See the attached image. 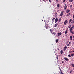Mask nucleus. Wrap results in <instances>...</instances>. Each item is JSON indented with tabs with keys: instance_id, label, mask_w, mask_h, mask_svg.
<instances>
[{
	"instance_id": "1",
	"label": "nucleus",
	"mask_w": 74,
	"mask_h": 74,
	"mask_svg": "<svg viewBox=\"0 0 74 74\" xmlns=\"http://www.w3.org/2000/svg\"><path fill=\"white\" fill-rule=\"evenodd\" d=\"M68 31V29H66L65 32V36H67V32Z\"/></svg>"
},
{
	"instance_id": "2",
	"label": "nucleus",
	"mask_w": 74,
	"mask_h": 74,
	"mask_svg": "<svg viewBox=\"0 0 74 74\" xmlns=\"http://www.w3.org/2000/svg\"><path fill=\"white\" fill-rule=\"evenodd\" d=\"M68 22V21L67 20H66L65 21L64 23V25H66V24Z\"/></svg>"
},
{
	"instance_id": "3",
	"label": "nucleus",
	"mask_w": 74,
	"mask_h": 74,
	"mask_svg": "<svg viewBox=\"0 0 74 74\" xmlns=\"http://www.w3.org/2000/svg\"><path fill=\"white\" fill-rule=\"evenodd\" d=\"M67 48H68L67 47H66V46L64 47V48L63 51H65L66 50V49H67Z\"/></svg>"
},
{
	"instance_id": "4",
	"label": "nucleus",
	"mask_w": 74,
	"mask_h": 74,
	"mask_svg": "<svg viewBox=\"0 0 74 74\" xmlns=\"http://www.w3.org/2000/svg\"><path fill=\"white\" fill-rule=\"evenodd\" d=\"M63 11H62L61 12V13L60 15V16H62V15H63Z\"/></svg>"
},
{
	"instance_id": "5",
	"label": "nucleus",
	"mask_w": 74,
	"mask_h": 74,
	"mask_svg": "<svg viewBox=\"0 0 74 74\" xmlns=\"http://www.w3.org/2000/svg\"><path fill=\"white\" fill-rule=\"evenodd\" d=\"M65 6L64 7V10H66V9L67 7V6L66 5V4H65Z\"/></svg>"
},
{
	"instance_id": "6",
	"label": "nucleus",
	"mask_w": 74,
	"mask_h": 74,
	"mask_svg": "<svg viewBox=\"0 0 74 74\" xmlns=\"http://www.w3.org/2000/svg\"><path fill=\"white\" fill-rule=\"evenodd\" d=\"M58 21V18H56L55 19V23H56Z\"/></svg>"
},
{
	"instance_id": "7",
	"label": "nucleus",
	"mask_w": 74,
	"mask_h": 74,
	"mask_svg": "<svg viewBox=\"0 0 74 74\" xmlns=\"http://www.w3.org/2000/svg\"><path fill=\"white\" fill-rule=\"evenodd\" d=\"M70 11V10H69V9H67L66 11V13H68V12H69Z\"/></svg>"
},
{
	"instance_id": "8",
	"label": "nucleus",
	"mask_w": 74,
	"mask_h": 74,
	"mask_svg": "<svg viewBox=\"0 0 74 74\" xmlns=\"http://www.w3.org/2000/svg\"><path fill=\"white\" fill-rule=\"evenodd\" d=\"M55 18H53L52 19V24H53V22L54 21V20H55Z\"/></svg>"
},
{
	"instance_id": "9",
	"label": "nucleus",
	"mask_w": 74,
	"mask_h": 74,
	"mask_svg": "<svg viewBox=\"0 0 74 74\" xmlns=\"http://www.w3.org/2000/svg\"><path fill=\"white\" fill-rule=\"evenodd\" d=\"M64 60H65L66 61H68V60H69V59L66 58L65 57L64 58Z\"/></svg>"
},
{
	"instance_id": "10",
	"label": "nucleus",
	"mask_w": 74,
	"mask_h": 74,
	"mask_svg": "<svg viewBox=\"0 0 74 74\" xmlns=\"http://www.w3.org/2000/svg\"><path fill=\"white\" fill-rule=\"evenodd\" d=\"M70 15H71V13H69V14H68L66 15V16H70Z\"/></svg>"
},
{
	"instance_id": "11",
	"label": "nucleus",
	"mask_w": 74,
	"mask_h": 74,
	"mask_svg": "<svg viewBox=\"0 0 74 74\" xmlns=\"http://www.w3.org/2000/svg\"><path fill=\"white\" fill-rule=\"evenodd\" d=\"M72 29L73 30L74 29V28H73V27H72L70 28L69 30H72Z\"/></svg>"
},
{
	"instance_id": "12",
	"label": "nucleus",
	"mask_w": 74,
	"mask_h": 74,
	"mask_svg": "<svg viewBox=\"0 0 74 74\" xmlns=\"http://www.w3.org/2000/svg\"><path fill=\"white\" fill-rule=\"evenodd\" d=\"M61 34H62V33L60 32V33H58V36H60V35H61Z\"/></svg>"
},
{
	"instance_id": "13",
	"label": "nucleus",
	"mask_w": 74,
	"mask_h": 74,
	"mask_svg": "<svg viewBox=\"0 0 74 74\" xmlns=\"http://www.w3.org/2000/svg\"><path fill=\"white\" fill-rule=\"evenodd\" d=\"M57 26H58V23H57L55 24V25H54L55 27H56Z\"/></svg>"
},
{
	"instance_id": "14",
	"label": "nucleus",
	"mask_w": 74,
	"mask_h": 74,
	"mask_svg": "<svg viewBox=\"0 0 74 74\" xmlns=\"http://www.w3.org/2000/svg\"><path fill=\"white\" fill-rule=\"evenodd\" d=\"M45 27L46 28V29H48V25H46V24H45Z\"/></svg>"
},
{
	"instance_id": "15",
	"label": "nucleus",
	"mask_w": 74,
	"mask_h": 74,
	"mask_svg": "<svg viewBox=\"0 0 74 74\" xmlns=\"http://www.w3.org/2000/svg\"><path fill=\"white\" fill-rule=\"evenodd\" d=\"M72 39H73V38H72V36H70V40L71 41V40H72Z\"/></svg>"
},
{
	"instance_id": "16",
	"label": "nucleus",
	"mask_w": 74,
	"mask_h": 74,
	"mask_svg": "<svg viewBox=\"0 0 74 74\" xmlns=\"http://www.w3.org/2000/svg\"><path fill=\"white\" fill-rule=\"evenodd\" d=\"M72 21V19H70L69 21V23H70V22Z\"/></svg>"
},
{
	"instance_id": "17",
	"label": "nucleus",
	"mask_w": 74,
	"mask_h": 74,
	"mask_svg": "<svg viewBox=\"0 0 74 74\" xmlns=\"http://www.w3.org/2000/svg\"><path fill=\"white\" fill-rule=\"evenodd\" d=\"M63 50H62L60 51V53L61 54H63Z\"/></svg>"
},
{
	"instance_id": "18",
	"label": "nucleus",
	"mask_w": 74,
	"mask_h": 74,
	"mask_svg": "<svg viewBox=\"0 0 74 74\" xmlns=\"http://www.w3.org/2000/svg\"><path fill=\"white\" fill-rule=\"evenodd\" d=\"M61 18H60L59 19V20H58V22H60V21H61Z\"/></svg>"
},
{
	"instance_id": "19",
	"label": "nucleus",
	"mask_w": 74,
	"mask_h": 74,
	"mask_svg": "<svg viewBox=\"0 0 74 74\" xmlns=\"http://www.w3.org/2000/svg\"><path fill=\"white\" fill-rule=\"evenodd\" d=\"M73 1H74V0H70L69 1L70 3H71V2H73Z\"/></svg>"
},
{
	"instance_id": "20",
	"label": "nucleus",
	"mask_w": 74,
	"mask_h": 74,
	"mask_svg": "<svg viewBox=\"0 0 74 74\" xmlns=\"http://www.w3.org/2000/svg\"><path fill=\"white\" fill-rule=\"evenodd\" d=\"M74 23V19H73L72 20L71 22V23Z\"/></svg>"
},
{
	"instance_id": "21",
	"label": "nucleus",
	"mask_w": 74,
	"mask_h": 74,
	"mask_svg": "<svg viewBox=\"0 0 74 74\" xmlns=\"http://www.w3.org/2000/svg\"><path fill=\"white\" fill-rule=\"evenodd\" d=\"M58 8H59L60 7V5L59 4H58L57 5Z\"/></svg>"
},
{
	"instance_id": "22",
	"label": "nucleus",
	"mask_w": 74,
	"mask_h": 74,
	"mask_svg": "<svg viewBox=\"0 0 74 74\" xmlns=\"http://www.w3.org/2000/svg\"><path fill=\"white\" fill-rule=\"evenodd\" d=\"M71 25H69V26H68V28H69V29H70V27H71Z\"/></svg>"
},
{
	"instance_id": "23",
	"label": "nucleus",
	"mask_w": 74,
	"mask_h": 74,
	"mask_svg": "<svg viewBox=\"0 0 74 74\" xmlns=\"http://www.w3.org/2000/svg\"><path fill=\"white\" fill-rule=\"evenodd\" d=\"M58 42V39L56 40V43H57Z\"/></svg>"
},
{
	"instance_id": "24",
	"label": "nucleus",
	"mask_w": 74,
	"mask_h": 74,
	"mask_svg": "<svg viewBox=\"0 0 74 74\" xmlns=\"http://www.w3.org/2000/svg\"><path fill=\"white\" fill-rule=\"evenodd\" d=\"M71 64L72 66L74 67V64L73 63H72Z\"/></svg>"
},
{
	"instance_id": "25",
	"label": "nucleus",
	"mask_w": 74,
	"mask_h": 74,
	"mask_svg": "<svg viewBox=\"0 0 74 74\" xmlns=\"http://www.w3.org/2000/svg\"><path fill=\"white\" fill-rule=\"evenodd\" d=\"M68 56L69 57V58H71V56H70V55H68Z\"/></svg>"
},
{
	"instance_id": "26",
	"label": "nucleus",
	"mask_w": 74,
	"mask_h": 74,
	"mask_svg": "<svg viewBox=\"0 0 74 74\" xmlns=\"http://www.w3.org/2000/svg\"><path fill=\"white\" fill-rule=\"evenodd\" d=\"M52 30L51 29H50V32H52Z\"/></svg>"
},
{
	"instance_id": "27",
	"label": "nucleus",
	"mask_w": 74,
	"mask_h": 74,
	"mask_svg": "<svg viewBox=\"0 0 74 74\" xmlns=\"http://www.w3.org/2000/svg\"><path fill=\"white\" fill-rule=\"evenodd\" d=\"M65 1H66V0H63L62 3H64V2H65Z\"/></svg>"
},
{
	"instance_id": "28",
	"label": "nucleus",
	"mask_w": 74,
	"mask_h": 74,
	"mask_svg": "<svg viewBox=\"0 0 74 74\" xmlns=\"http://www.w3.org/2000/svg\"><path fill=\"white\" fill-rule=\"evenodd\" d=\"M59 1V0H56V3H58V2Z\"/></svg>"
},
{
	"instance_id": "29",
	"label": "nucleus",
	"mask_w": 74,
	"mask_h": 74,
	"mask_svg": "<svg viewBox=\"0 0 74 74\" xmlns=\"http://www.w3.org/2000/svg\"><path fill=\"white\" fill-rule=\"evenodd\" d=\"M49 0V1L50 3H51V1H51V0Z\"/></svg>"
},
{
	"instance_id": "30",
	"label": "nucleus",
	"mask_w": 74,
	"mask_h": 74,
	"mask_svg": "<svg viewBox=\"0 0 74 74\" xmlns=\"http://www.w3.org/2000/svg\"><path fill=\"white\" fill-rule=\"evenodd\" d=\"M56 58H57V60H58V57H56Z\"/></svg>"
},
{
	"instance_id": "31",
	"label": "nucleus",
	"mask_w": 74,
	"mask_h": 74,
	"mask_svg": "<svg viewBox=\"0 0 74 74\" xmlns=\"http://www.w3.org/2000/svg\"><path fill=\"white\" fill-rule=\"evenodd\" d=\"M59 69H60V71H61V72H62V71H61V69H60V68L59 67Z\"/></svg>"
},
{
	"instance_id": "32",
	"label": "nucleus",
	"mask_w": 74,
	"mask_h": 74,
	"mask_svg": "<svg viewBox=\"0 0 74 74\" xmlns=\"http://www.w3.org/2000/svg\"><path fill=\"white\" fill-rule=\"evenodd\" d=\"M70 32L71 33L72 32H73V31H72V30H70Z\"/></svg>"
},
{
	"instance_id": "33",
	"label": "nucleus",
	"mask_w": 74,
	"mask_h": 74,
	"mask_svg": "<svg viewBox=\"0 0 74 74\" xmlns=\"http://www.w3.org/2000/svg\"><path fill=\"white\" fill-rule=\"evenodd\" d=\"M74 54H71V56H74Z\"/></svg>"
},
{
	"instance_id": "34",
	"label": "nucleus",
	"mask_w": 74,
	"mask_h": 74,
	"mask_svg": "<svg viewBox=\"0 0 74 74\" xmlns=\"http://www.w3.org/2000/svg\"><path fill=\"white\" fill-rule=\"evenodd\" d=\"M71 33H72V34H74V32H73Z\"/></svg>"
},
{
	"instance_id": "35",
	"label": "nucleus",
	"mask_w": 74,
	"mask_h": 74,
	"mask_svg": "<svg viewBox=\"0 0 74 74\" xmlns=\"http://www.w3.org/2000/svg\"><path fill=\"white\" fill-rule=\"evenodd\" d=\"M53 34H54V35H56V33H55V32H53Z\"/></svg>"
},
{
	"instance_id": "36",
	"label": "nucleus",
	"mask_w": 74,
	"mask_h": 74,
	"mask_svg": "<svg viewBox=\"0 0 74 74\" xmlns=\"http://www.w3.org/2000/svg\"><path fill=\"white\" fill-rule=\"evenodd\" d=\"M60 74H64V73H62V71L60 72Z\"/></svg>"
},
{
	"instance_id": "37",
	"label": "nucleus",
	"mask_w": 74,
	"mask_h": 74,
	"mask_svg": "<svg viewBox=\"0 0 74 74\" xmlns=\"http://www.w3.org/2000/svg\"><path fill=\"white\" fill-rule=\"evenodd\" d=\"M42 0V1H44V2H46V1H45V0Z\"/></svg>"
},
{
	"instance_id": "38",
	"label": "nucleus",
	"mask_w": 74,
	"mask_h": 74,
	"mask_svg": "<svg viewBox=\"0 0 74 74\" xmlns=\"http://www.w3.org/2000/svg\"><path fill=\"white\" fill-rule=\"evenodd\" d=\"M72 7V5H71L70 6V8H71Z\"/></svg>"
},
{
	"instance_id": "39",
	"label": "nucleus",
	"mask_w": 74,
	"mask_h": 74,
	"mask_svg": "<svg viewBox=\"0 0 74 74\" xmlns=\"http://www.w3.org/2000/svg\"><path fill=\"white\" fill-rule=\"evenodd\" d=\"M69 43V41H68L67 42H66V44H68Z\"/></svg>"
},
{
	"instance_id": "40",
	"label": "nucleus",
	"mask_w": 74,
	"mask_h": 74,
	"mask_svg": "<svg viewBox=\"0 0 74 74\" xmlns=\"http://www.w3.org/2000/svg\"><path fill=\"white\" fill-rule=\"evenodd\" d=\"M69 45H70L69 44H68L67 45H67V46H69Z\"/></svg>"
},
{
	"instance_id": "41",
	"label": "nucleus",
	"mask_w": 74,
	"mask_h": 74,
	"mask_svg": "<svg viewBox=\"0 0 74 74\" xmlns=\"http://www.w3.org/2000/svg\"><path fill=\"white\" fill-rule=\"evenodd\" d=\"M70 44H71V42H69V45H70Z\"/></svg>"
},
{
	"instance_id": "42",
	"label": "nucleus",
	"mask_w": 74,
	"mask_h": 74,
	"mask_svg": "<svg viewBox=\"0 0 74 74\" xmlns=\"http://www.w3.org/2000/svg\"><path fill=\"white\" fill-rule=\"evenodd\" d=\"M73 19H74V15L73 16Z\"/></svg>"
},
{
	"instance_id": "43",
	"label": "nucleus",
	"mask_w": 74,
	"mask_h": 74,
	"mask_svg": "<svg viewBox=\"0 0 74 74\" xmlns=\"http://www.w3.org/2000/svg\"><path fill=\"white\" fill-rule=\"evenodd\" d=\"M62 63H64V61H62Z\"/></svg>"
},
{
	"instance_id": "44",
	"label": "nucleus",
	"mask_w": 74,
	"mask_h": 74,
	"mask_svg": "<svg viewBox=\"0 0 74 74\" xmlns=\"http://www.w3.org/2000/svg\"><path fill=\"white\" fill-rule=\"evenodd\" d=\"M72 72V71H71L70 72V73H71Z\"/></svg>"
},
{
	"instance_id": "45",
	"label": "nucleus",
	"mask_w": 74,
	"mask_h": 74,
	"mask_svg": "<svg viewBox=\"0 0 74 74\" xmlns=\"http://www.w3.org/2000/svg\"><path fill=\"white\" fill-rule=\"evenodd\" d=\"M73 28H74V25H73Z\"/></svg>"
},
{
	"instance_id": "46",
	"label": "nucleus",
	"mask_w": 74,
	"mask_h": 74,
	"mask_svg": "<svg viewBox=\"0 0 74 74\" xmlns=\"http://www.w3.org/2000/svg\"><path fill=\"white\" fill-rule=\"evenodd\" d=\"M73 38H74V36H73Z\"/></svg>"
},
{
	"instance_id": "47",
	"label": "nucleus",
	"mask_w": 74,
	"mask_h": 74,
	"mask_svg": "<svg viewBox=\"0 0 74 74\" xmlns=\"http://www.w3.org/2000/svg\"><path fill=\"white\" fill-rule=\"evenodd\" d=\"M57 14V13H56V14Z\"/></svg>"
},
{
	"instance_id": "48",
	"label": "nucleus",
	"mask_w": 74,
	"mask_h": 74,
	"mask_svg": "<svg viewBox=\"0 0 74 74\" xmlns=\"http://www.w3.org/2000/svg\"><path fill=\"white\" fill-rule=\"evenodd\" d=\"M73 52H74V51H73Z\"/></svg>"
},
{
	"instance_id": "49",
	"label": "nucleus",
	"mask_w": 74,
	"mask_h": 74,
	"mask_svg": "<svg viewBox=\"0 0 74 74\" xmlns=\"http://www.w3.org/2000/svg\"><path fill=\"white\" fill-rule=\"evenodd\" d=\"M73 5H74V3H73Z\"/></svg>"
},
{
	"instance_id": "50",
	"label": "nucleus",
	"mask_w": 74,
	"mask_h": 74,
	"mask_svg": "<svg viewBox=\"0 0 74 74\" xmlns=\"http://www.w3.org/2000/svg\"><path fill=\"white\" fill-rule=\"evenodd\" d=\"M71 52H72V51H71Z\"/></svg>"
},
{
	"instance_id": "51",
	"label": "nucleus",
	"mask_w": 74,
	"mask_h": 74,
	"mask_svg": "<svg viewBox=\"0 0 74 74\" xmlns=\"http://www.w3.org/2000/svg\"><path fill=\"white\" fill-rule=\"evenodd\" d=\"M42 21H43V20H42Z\"/></svg>"
}]
</instances>
